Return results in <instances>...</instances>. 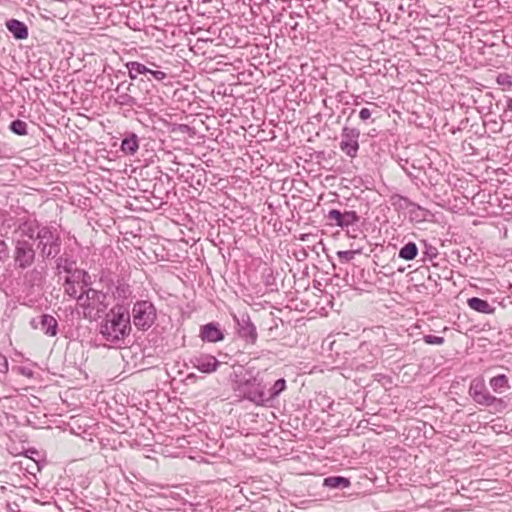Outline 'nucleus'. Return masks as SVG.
Listing matches in <instances>:
<instances>
[{"instance_id": "f257e3e1", "label": "nucleus", "mask_w": 512, "mask_h": 512, "mask_svg": "<svg viewBox=\"0 0 512 512\" xmlns=\"http://www.w3.org/2000/svg\"><path fill=\"white\" fill-rule=\"evenodd\" d=\"M489 386L496 394L501 395L507 391L511 392L503 397H497L490 393L484 379L475 378L470 383L469 396L476 404L489 407L494 413H502L512 405V379L506 374H498L490 378Z\"/></svg>"}, {"instance_id": "f03ea898", "label": "nucleus", "mask_w": 512, "mask_h": 512, "mask_svg": "<svg viewBox=\"0 0 512 512\" xmlns=\"http://www.w3.org/2000/svg\"><path fill=\"white\" fill-rule=\"evenodd\" d=\"M131 332V316L123 305H115L100 324V334L113 344L123 341Z\"/></svg>"}, {"instance_id": "7ed1b4c3", "label": "nucleus", "mask_w": 512, "mask_h": 512, "mask_svg": "<svg viewBox=\"0 0 512 512\" xmlns=\"http://www.w3.org/2000/svg\"><path fill=\"white\" fill-rule=\"evenodd\" d=\"M266 388L262 373L259 371L256 374L245 371L244 374L236 376L232 385L236 397L240 400H247L256 406H267Z\"/></svg>"}, {"instance_id": "20e7f679", "label": "nucleus", "mask_w": 512, "mask_h": 512, "mask_svg": "<svg viewBox=\"0 0 512 512\" xmlns=\"http://www.w3.org/2000/svg\"><path fill=\"white\" fill-rule=\"evenodd\" d=\"M37 248L40 256L45 259H54L61 251V237L57 230L50 226H42L36 235Z\"/></svg>"}, {"instance_id": "39448f33", "label": "nucleus", "mask_w": 512, "mask_h": 512, "mask_svg": "<svg viewBox=\"0 0 512 512\" xmlns=\"http://www.w3.org/2000/svg\"><path fill=\"white\" fill-rule=\"evenodd\" d=\"M130 316L137 329L147 331L155 323L157 312L152 302L139 300L134 303Z\"/></svg>"}, {"instance_id": "423d86ee", "label": "nucleus", "mask_w": 512, "mask_h": 512, "mask_svg": "<svg viewBox=\"0 0 512 512\" xmlns=\"http://www.w3.org/2000/svg\"><path fill=\"white\" fill-rule=\"evenodd\" d=\"M13 261L17 270L30 268L36 261V250L33 242L25 238L16 239L14 241Z\"/></svg>"}, {"instance_id": "0eeeda50", "label": "nucleus", "mask_w": 512, "mask_h": 512, "mask_svg": "<svg viewBox=\"0 0 512 512\" xmlns=\"http://www.w3.org/2000/svg\"><path fill=\"white\" fill-rule=\"evenodd\" d=\"M360 130L354 127L344 126L341 131L340 150L350 158H356L360 149Z\"/></svg>"}, {"instance_id": "6e6552de", "label": "nucleus", "mask_w": 512, "mask_h": 512, "mask_svg": "<svg viewBox=\"0 0 512 512\" xmlns=\"http://www.w3.org/2000/svg\"><path fill=\"white\" fill-rule=\"evenodd\" d=\"M236 324L237 335L245 341L246 344L254 345L258 339L256 326L252 323L247 313L241 315H233Z\"/></svg>"}, {"instance_id": "1a4fd4ad", "label": "nucleus", "mask_w": 512, "mask_h": 512, "mask_svg": "<svg viewBox=\"0 0 512 512\" xmlns=\"http://www.w3.org/2000/svg\"><path fill=\"white\" fill-rule=\"evenodd\" d=\"M325 217L331 222V225L340 227L342 229L353 226L360 220V216L354 210L341 211L338 209H331L328 211Z\"/></svg>"}, {"instance_id": "9d476101", "label": "nucleus", "mask_w": 512, "mask_h": 512, "mask_svg": "<svg viewBox=\"0 0 512 512\" xmlns=\"http://www.w3.org/2000/svg\"><path fill=\"white\" fill-rule=\"evenodd\" d=\"M128 74L131 79H136L138 75H146L148 80L151 78L162 81L167 77V74L161 70L153 69L140 62L131 61L126 63Z\"/></svg>"}, {"instance_id": "9b49d317", "label": "nucleus", "mask_w": 512, "mask_h": 512, "mask_svg": "<svg viewBox=\"0 0 512 512\" xmlns=\"http://www.w3.org/2000/svg\"><path fill=\"white\" fill-rule=\"evenodd\" d=\"M190 363L193 368L202 373L210 374L215 372L220 366V362L210 354L201 353L190 358Z\"/></svg>"}, {"instance_id": "f8f14e48", "label": "nucleus", "mask_w": 512, "mask_h": 512, "mask_svg": "<svg viewBox=\"0 0 512 512\" xmlns=\"http://www.w3.org/2000/svg\"><path fill=\"white\" fill-rule=\"evenodd\" d=\"M133 84L127 82H121L117 85L115 92L118 94L115 99V104L119 106H129V107H138L142 108V104L138 101L137 98L132 96L130 93L122 92L125 88L126 90H132Z\"/></svg>"}, {"instance_id": "ddd939ff", "label": "nucleus", "mask_w": 512, "mask_h": 512, "mask_svg": "<svg viewBox=\"0 0 512 512\" xmlns=\"http://www.w3.org/2000/svg\"><path fill=\"white\" fill-rule=\"evenodd\" d=\"M200 337L204 342L216 343L224 339L219 323L210 322L200 328Z\"/></svg>"}, {"instance_id": "4468645a", "label": "nucleus", "mask_w": 512, "mask_h": 512, "mask_svg": "<svg viewBox=\"0 0 512 512\" xmlns=\"http://www.w3.org/2000/svg\"><path fill=\"white\" fill-rule=\"evenodd\" d=\"M41 227L42 226L36 219H21L17 227V232L20 233V238L27 237L29 241L36 240V235Z\"/></svg>"}, {"instance_id": "2eb2a0df", "label": "nucleus", "mask_w": 512, "mask_h": 512, "mask_svg": "<svg viewBox=\"0 0 512 512\" xmlns=\"http://www.w3.org/2000/svg\"><path fill=\"white\" fill-rule=\"evenodd\" d=\"M5 26L16 40H24L29 35L27 25L20 20L9 19L6 21Z\"/></svg>"}, {"instance_id": "dca6fc26", "label": "nucleus", "mask_w": 512, "mask_h": 512, "mask_svg": "<svg viewBox=\"0 0 512 512\" xmlns=\"http://www.w3.org/2000/svg\"><path fill=\"white\" fill-rule=\"evenodd\" d=\"M40 329L42 332L49 336L54 337L58 333V322L56 318L49 314H42L40 316Z\"/></svg>"}, {"instance_id": "f3484780", "label": "nucleus", "mask_w": 512, "mask_h": 512, "mask_svg": "<svg viewBox=\"0 0 512 512\" xmlns=\"http://www.w3.org/2000/svg\"><path fill=\"white\" fill-rule=\"evenodd\" d=\"M390 202H391V205L396 210H409L412 212L415 209H418V210L421 209V207L418 204L412 202L410 199H408L407 197L402 196L400 194H393L390 197Z\"/></svg>"}, {"instance_id": "a211bd4d", "label": "nucleus", "mask_w": 512, "mask_h": 512, "mask_svg": "<svg viewBox=\"0 0 512 512\" xmlns=\"http://www.w3.org/2000/svg\"><path fill=\"white\" fill-rule=\"evenodd\" d=\"M88 298L90 299L91 309H105L107 307V295L99 290L87 288Z\"/></svg>"}, {"instance_id": "6ab92c4d", "label": "nucleus", "mask_w": 512, "mask_h": 512, "mask_svg": "<svg viewBox=\"0 0 512 512\" xmlns=\"http://www.w3.org/2000/svg\"><path fill=\"white\" fill-rule=\"evenodd\" d=\"M467 305L470 309L482 314H494L495 312V307L490 305L488 301L478 297L469 298Z\"/></svg>"}, {"instance_id": "aec40b11", "label": "nucleus", "mask_w": 512, "mask_h": 512, "mask_svg": "<svg viewBox=\"0 0 512 512\" xmlns=\"http://www.w3.org/2000/svg\"><path fill=\"white\" fill-rule=\"evenodd\" d=\"M286 389V380L284 378H280L274 382L271 388L266 391L265 390V398L267 400V406H270L271 403L279 397V395Z\"/></svg>"}, {"instance_id": "412c9836", "label": "nucleus", "mask_w": 512, "mask_h": 512, "mask_svg": "<svg viewBox=\"0 0 512 512\" xmlns=\"http://www.w3.org/2000/svg\"><path fill=\"white\" fill-rule=\"evenodd\" d=\"M350 485V479L343 476H329L323 480V486L331 489H346Z\"/></svg>"}, {"instance_id": "4be33fe9", "label": "nucleus", "mask_w": 512, "mask_h": 512, "mask_svg": "<svg viewBox=\"0 0 512 512\" xmlns=\"http://www.w3.org/2000/svg\"><path fill=\"white\" fill-rule=\"evenodd\" d=\"M139 149L138 137L136 134L131 133L125 137L121 143V150L127 155H134Z\"/></svg>"}, {"instance_id": "5701e85b", "label": "nucleus", "mask_w": 512, "mask_h": 512, "mask_svg": "<svg viewBox=\"0 0 512 512\" xmlns=\"http://www.w3.org/2000/svg\"><path fill=\"white\" fill-rule=\"evenodd\" d=\"M398 255L406 261L414 260L418 255V247L414 242H408L399 250Z\"/></svg>"}, {"instance_id": "b1692460", "label": "nucleus", "mask_w": 512, "mask_h": 512, "mask_svg": "<svg viewBox=\"0 0 512 512\" xmlns=\"http://www.w3.org/2000/svg\"><path fill=\"white\" fill-rule=\"evenodd\" d=\"M113 294L116 299L124 301L131 296L132 290L129 284L124 281H118Z\"/></svg>"}, {"instance_id": "393cba45", "label": "nucleus", "mask_w": 512, "mask_h": 512, "mask_svg": "<svg viewBox=\"0 0 512 512\" xmlns=\"http://www.w3.org/2000/svg\"><path fill=\"white\" fill-rule=\"evenodd\" d=\"M9 129L18 136H25L28 134L27 123L20 119L13 120L9 125Z\"/></svg>"}, {"instance_id": "a878e982", "label": "nucleus", "mask_w": 512, "mask_h": 512, "mask_svg": "<svg viewBox=\"0 0 512 512\" xmlns=\"http://www.w3.org/2000/svg\"><path fill=\"white\" fill-rule=\"evenodd\" d=\"M75 262L69 258L60 256L56 259V267L59 270H63L66 273H71L73 271V266Z\"/></svg>"}, {"instance_id": "bb28decb", "label": "nucleus", "mask_w": 512, "mask_h": 512, "mask_svg": "<svg viewBox=\"0 0 512 512\" xmlns=\"http://www.w3.org/2000/svg\"><path fill=\"white\" fill-rule=\"evenodd\" d=\"M64 292H65V294L69 295L71 298L76 299L78 296V291H77L76 285L69 277H67L65 279Z\"/></svg>"}, {"instance_id": "cd10ccee", "label": "nucleus", "mask_w": 512, "mask_h": 512, "mask_svg": "<svg viewBox=\"0 0 512 512\" xmlns=\"http://www.w3.org/2000/svg\"><path fill=\"white\" fill-rule=\"evenodd\" d=\"M77 303L84 309H91L90 299L88 298L87 290L82 287L81 293L76 298Z\"/></svg>"}, {"instance_id": "c85d7f7f", "label": "nucleus", "mask_w": 512, "mask_h": 512, "mask_svg": "<svg viewBox=\"0 0 512 512\" xmlns=\"http://www.w3.org/2000/svg\"><path fill=\"white\" fill-rule=\"evenodd\" d=\"M496 82L500 86L511 87L512 86V76L508 73H500L496 77Z\"/></svg>"}, {"instance_id": "c756f323", "label": "nucleus", "mask_w": 512, "mask_h": 512, "mask_svg": "<svg viewBox=\"0 0 512 512\" xmlns=\"http://www.w3.org/2000/svg\"><path fill=\"white\" fill-rule=\"evenodd\" d=\"M423 341L429 345H442L444 343L445 339L441 336H435V335L429 334V335L423 336Z\"/></svg>"}, {"instance_id": "7c9ffc66", "label": "nucleus", "mask_w": 512, "mask_h": 512, "mask_svg": "<svg viewBox=\"0 0 512 512\" xmlns=\"http://www.w3.org/2000/svg\"><path fill=\"white\" fill-rule=\"evenodd\" d=\"M356 254V251L353 250H346V251H338L337 256L340 259V261L343 262H349L354 259V256Z\"/></svg>"}, {"instance_id": "2f4dec72", "label": "nucleus", "mask_w": 512, "mask_h": 512, "mask_svg": "<svg viewBox=\"0 0 512 512\" xmlns=\"http://www.w3.org/2000/svg\"><path fill=\"white\" fill-rule=\"evenodd\" d=\"M8 256V246L3 241L0 240V262L4 261Z\"/></svg>"}, {"instance_id": "473e14b6", "label": "nucleus", "mask_w": 512, "mask_h": 512, "mask_svg": "<svg viewBox=\"0 0 512 512\" xmlns=\"http://www.w3.org/2000/svg\"><path fill=\"white\" fill-rule=\"evenodd\" d=\"M371 115H372V113H371V111L368 108H362L359 111V118L362 121H367L371 117Z\"/></svg>"}, {"instance_id": "72a5a7b5", "label": "nucleus", "mask_w": 512, "mask_h": 512, "mask_svg": "<svg viewBox=\"0 0 512 512\" xmlns=\"http://www.w3.org/2000/svg\"><path fill=\"white\" fill-rule=\"evenodd\" d=\"M8 371L7 358L0 354V373H6Z\"/></svg>"}, {"instance_id": "f704fd0d", "label": "nucleus", "mask_w": 512, "mask_h": 512, "mask_svg": "<svg viewBox=\"0 0 512 512\" xmlns=\"http://www.w3.org/2000/svg\"><path fill=\"white\" fill-rule=\"evenodd\" d=\"M508 112H512V98H509L507 100V109L506 111L504 112L503 116L504 117H507L508 116Z\"/></svg>"}, {"instance_id": "c9c22d12", "label": "nucleus", "mask_w": 512, "mask_h": 512, "mask_svg": "<svg viewBox=\"0 0 512 512\" xmlns=\"http://www.w3.org/2000/svg\"><path fill=\"white\" fill-rule=\"evenodd\" d=\"M90 280V276L86 271H83V284L84 286H88Z\"/></svg>"}, {"instance_id": "e433bc0d", "label": "nucleus", "mask_w": 512, "mask_h": 512, "mask_svg": "<svg viewBox=\"0 0 512 512\" xmlns=\"http://www.w3.org/2000/svg\"><path fill=\"white\" fill-rule=\"evenodd\" d=\"M427 254L430 256V257H435L437 255V250L435 248H430L429 251H427Z\"/></svg>"}, {"instance_id": "4c0bfd02", "label": "nucleus", "mask_w": 512, "mask_h": 512, "mask_svg": "<svg viewBox=\"0 0 512 512\" xmlns=\"http://www.w3.org/2000/svg\"><path fill=\"white\" fill-rule=\"evenodd\" d=\"M31 275H40V273H39V272H37V271H35V270H33V271H32V273H31Z\"/></svg>"}, {"instance_id": "58836bf2", "label": "nucleus", "mask_w": 512, "mask_h": 512, "mask_svg": "<svg viewBox=\"0 0 512 512\" xmlns=\"http://www.w3.org/2000/svg\"><path fill=\"white\" fill-rule=\"evenodd\" d=\"M31 325H32L34 328H36V327H37V326L35 325V320H34V319L31 321Z\"/></svg>"}, {"instance_id": "ea45409f", "label": "nucleus", "mask_w": 512, "mask_h": 512, "mask_svg": "<svg viewBox=\"0 0 512 512\" xmlns=\"http://www.w3.org/2000/svg\"><path fill=\"white\" fill-rule=\"evenodd\" d=\"M122 92L131 93V90H126L125 88L122 90Z\"/></svg>"}, {"instance_id": "a19ab883", "label": "nucleus", "mask_w": 512, "mask_h": 512, "mask_svg": "<svg viewBox=\"0 0 512 512\" xmlns=\"http://www.w3.org/2000/svg\"><path fill=\"white\" fill-rule=\"evenodd\" d=\"M151 66L156 68L158 67L155 63H151Z\"/></svg>"}]
</instances>
